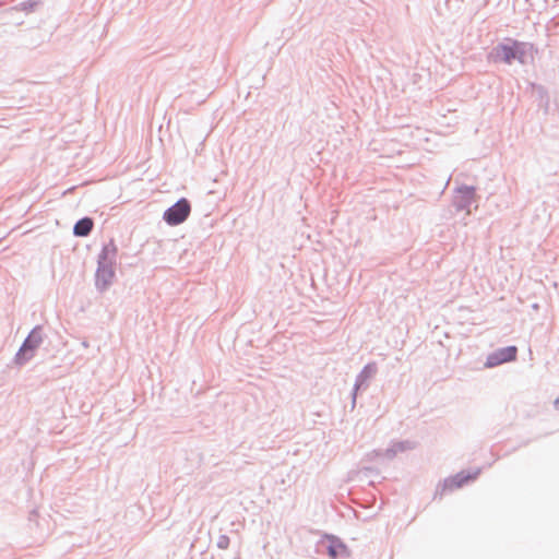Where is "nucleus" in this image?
<instances>
[{"instance_id":"obj_10","label":"nucleus","mask_w":559,"mask_h":559,"mask_svg":"<svg viewBox=\"0 0 559 559\" xmlns=\"http://www.w3.org/2000/svg\"><path fill=\"white\" fill-rule=\"evenodd\" d=\"M554 406L557 411H559V396L554 401Z\"/></svg>"},{"instance_id":"obj_6","label":"nucleus","mask_w":559,"mask_h":559,"mask_svg":"<svg viewBox=\"0 0 559 559\" xmlns=\"http://www.w3.org/2000/svg\"><path fill=\"white\" fill-rule=\"evenodd\" d=\"M326 550L330 557L334 559L345 551V547L340 543L331 540L326 547Z\"/></svg>"},{"instance_id":"obj_1","label":"nucleus","mask_w":559,"mask_h":559,"mask_svg":"<svg viewBox=\"0 0 559 559\" xmlns=\"http://www.w3.org/2000/svg\"><path fill=\"white\" fill-rule=\"evenodd\" d=\"M526 45L513 41L511 45H499L493 49L492 59L495 62L511 63L513 60L524 62Z\"/></svg>"},{"instance_id":"obj_4","label":"nucleus","mask_w":559,"mask_h":559,"mask_svg":"<svg viewBox=\"0 0 559 559\" xmlns=\"http://www.w3.org/2000/svg\"><path fill=\"white\" fill-rule=\"evenodd\" d=\"M40 342H41V336H40L39 332L33 331L28 335V337L25 340V342L17 355V358L21 359V357L23 355H25L28 349L32 350V349L36 348Z\"/></svg>"},{"instance_id":"obj_7","label":"nucleus","mask_w":559,"mask_h":559,"mask_svg":"<svg viewBox=\"0 0 559 559\" xmlns=\"http://www.w3.org/2000/svg\"><path fill=\"white\" fill-rule=\"evenodd\" d=\"M103 253H104L105 257L108 255V254H112L114 255L116 253V247H115L112 241L103 249Z\"/></svg>"},{"instance_id":"obj_9","label":"nucleus","mask_w":559,"mask_h":559,"mask_svg":"<svg viewBox=\"0 0 559 559\" xmlns=\"http://www.w3.org/2000/svg\"><path fill=\"white\" fill-rule=\"evenodd\" d=\"M102 275H108L109 277H111L112 276V272L110 270H106V269H98V271H97V280H99Z\"/></svg>"},{"instance_id":"obj_2","label":"nucleus","mask_w":559,"mask_h":559,"mask_svg":"<svg viewBox=\"0 0 559 559\" xmlns=\"http://www.w3.org/2000/svg\"><path fill=\"white\" fill-rule=\"evenodd\" d=\"M189 214L190 204L186 199H181L164 213V219L169 225H178L185 222Z\"/></svg>"},{"instance_id":"obj_5","label":"nucleus","mask_w":559,"mask_h":559,"mask_svg":"<svg viewBox=\"0 0 559 559\" xmlns=\"http://www.w3.org/2000/svg\"><path fill=\"white\" fill-rule=\"evenodd\" d=\"M94 223L91 218L85 217L80 219L73 228L75 236L84 237L87 236L93 229Z\"/></svg>"},{"instance_id":"obj_3","label":"nucleus","mask_w":559,"mask_h":559,"mask_svg":"<svg viewBox=\"0 0 559 559\" xmlns=\"http://www.w3.org/2000/svg\"><path fill=\"white\" fill-rule=\"evenodd\" d=\"M516 354L518 348L515 346L500 348L487 357L485 366L491 368L504 362L513 361L516 358Z\"/></svg>"},{"instance_id":"obj_8","label":"nucleus","mask_w":559,"mask_h":559,"mask_svg":"<svg viewBox=\"0 0 559 559\" xmlns=\"http://www.w3.org/2000/svg\"><path fill=\"white\" fill-rule=\"evenodd\" d=\"M468 479H469V477L457 476V477L453 478L451 483L454 484L455 487H461Z\"/></svg>"}]
</instances>
